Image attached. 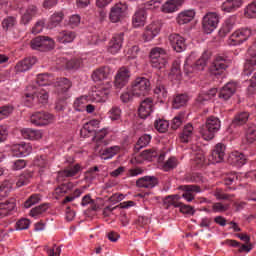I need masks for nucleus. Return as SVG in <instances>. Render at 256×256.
Returning a JSON list of instances; mask_svg holds the SVG:
<instances>
[{
  "label": "nucleus",
  "instance_id": "nucleus-1",
  "mask_svg": "<svg viewBox=\"0 0 256 256\" xmlns=\"http://www.w3.org/2000/svg\"><path fill=\"white\" fill-rule=\"evenodd\" d=\"M210 58H211V52L205 51L202 54L201 58L198 59L193 65H191L193 56L190 55L185 60L184 73L188 77H191L193 74L203 71V69H205V67L207 66V62L209 61Z\"/></svg>",
  "mask_w": 256,
  "mask_h": 256
},
{
  "label": "nucleus",
  "instance_id": "nucleus-2",
  "mask_svg": "<svg viewBox=\"0 0 256 256\" xmlns=\"http://www.w3.org/2000/svg\"><path fill=\"white\" fill-rule=\"evenodd\" d=\"M221 129V120L218 117L210 116L206 119L205 125L200 127V135L204 141L215 139V134Z\"/></svg>",
  "mask_w": 256,
  "mask_h": 256
},
{
  "label": "nucleus",
  "instance_id": "nucleus-3",
  "mask_svg": "<svg viewBox=\"0 0 256 256\" xmlns=\"http://www.w3.org/2000/svg\"><path fill=\"white\" fill-rule=\"evenodd\" d=\"M165 0H150L144 4L143 8H140L133 16L132 23L134 27H143L147 19V12L145 10H153L161 7V3Z\"/></svg>",
  "mask_w": 256,
  "mask_h": 256
},
{
  "label": "nucleus",
  "instance_id": "nucleus-4",
  "mask_svg": "<svg viewBox=\"0 0 256 256\" xmlns=\"http://www.w3.org/2000/svg\"><path fill=\"white\" fill-rule=\"evenodd\" d=\"M111 87V81L106 80L102 86L93 89L89 93L88 100L94 103H105L109 97V93H111Z\"/></svg>",
  "mask_w": 256,
  "mask_h": 256
},
{
  "label": "nucleus",
  "instance_id": "nucleus-5",
  "mask_svg": "<svg viewBox=\"0 0 256 256\" xmlns=\"http://www.w3.org/2000/svg\"><path fill=\"white\" fill-rule=\"evenodd\" d=\"M132 95L136 97H145L151 91V82L145 77L136 78L132 83Z\"/></svg>",
  "mask_w": 256,
  "mask_h": 256
},
{
  "label": "nucleus",
  "instance_id": "nucleus-6",
  "mask_svg": "<svg viewBox=\"0 0 256 256\" xmlns=\"http://www.w3.org/2000/svg\"><path fill=\"white\" fill-rule=\"evenodd\" d=\"M231 65V59L225 55H218L210 66L211 75H222L225 69Z\"/></svg>",
  "mask_w": 256,
  "mask_h": 256
},
{
  "label": "nucleus",
  "instance_id": "nucleus-7",
  "mask_svg": "<svg viewBox=\"0 0 256 256\" xmlns=\"http://www.w3.org/2000/svg\"><path fill=\"white\" fill-rule=\"evenodd\" d=\"M55 47V41L48 36H38L31 41V48L36 51H50Z\"/></svg>",
  "mask_w": 256,
  "mask_h": 256
},
{
  "label": "nucleus",
  "instance_id": "nucleus-8",
  "mask_svg": "<svg viewBox=\"0 0 256 256\" xmlns=\"http://www.w3.org/2000/svg\"><path fill=\"white\" fill-rule=\"evenodd\" d=\"M24 99L27 107H31L33 103L45 105L49 101V93L45 89H38L34 94H26Z\"/></svg>",
  "mask_w": 256,
  "mask_h": 256
},
{
  "label": "nucleus",
  "instance_id": "nucleus-9",
  "mask_svg": "<svg viewBox=\"0 0 256 256\" xmlns=\"http://www.w3.org/2000/svg\"><path fill=\"white\" fill-rule=\"evenodd\" d=\"M219 25V15L215 12H208L202 20L203 31L207 34L213 33L214 29H217Z\"/></svg>",
  "mask_w": 256,
  "mask_h": 256
},
{
  "label": "nucleus",
  "instance_id": "nucleus-10",
  "mask_svg": "<svg viewBox=\"0 0 256 256\" xmlns=\"http://www.w3.org/2000/svg\"><path fill=\"white\" fill-rule=\"evenodd\" d=\"M73 87V83L70 82L67 78H58L55 83L56 93L62 101H65V99L69 98V95L67 93L69 90Z\"/></svg>",
  "mask_w": 256,
  "mask_h": 256
},
{
  "label": "nucleus",
  "instance_id": "nucleus-11",
  "mask_svg": "<svg viewBox=\"0 0 256 256\" xmlns=\"http://www.w3.org/2000/svg\"><path fill=\"white\" fill-rule=\"evenodd\" d=\"M251 37V29L249 28H241L236 30L229 38L228 44L235 46V45H241L242 43H245L247 39Z\"/></svg>",
  "mask_w": 256,
  "mask_h": 256
},
{
  "label": "nucleus",
  "instance_id": "nucleus-12",
  "mask_svg": "<svg viewBox=\"0 0 256 256\" xmlns=\"http://www.w3.org/2000/svg\"><path fill=\"white\" fill-rule=\"evenodd\" d=\"M53 119V114L49 112H36L30 117L32 125H35L36 127H45V125L53 123Z\"/></svg>",
  "mask_w": 256,
  "mask_h": 256
},
{
  "label": "nucleus",
  "instance_id": "nucleus-13",
  "mask_svg": "<svg viewBox=\"0 0 256 256\" xmlns=\"http://www.w3.org/2000/svg\"><path fill=\"white\" fill-rule=\"evenodd\" d=\"M127 11V4L120 2L115 4L110 10V21L112 23H119L125 17Z\"/></svg>",
  "mask_w": 256,
  "mask_h": 256
},
{
  "label": "nucleus",
  "instance_id": "nucleus-14",
  "mask_svg": "<svg viewBox=\"0 0 256 256\" xmlns=\"http://www.w3.org/2000/svg\"><path fill=\"white\" fill-rule=\"evenodd\" d=\"M130 77H131V72H129V69L125 67L120 68L114 80V85L116 89H123V87H125V85L129 83Z\"/></svg>",
  "mask_w": 256,
  "mask_h": 256
},
{
  "label": "nucleus",
  "instance_id": "nucleus-15",
  "mask_svg": "<svg viewBox=\"0 0 256 256\" xmlns=\"http://www.w3.org/2000/svg\"><path fill=\"white\" fill-rule=\"evenodd\" d=\"M130 77H131V72H129V69L125 67L120 68L114 80V85L116 89H123V87H125V85L129 83Z\"/></svg>",
  "mask_w": 256,
  "mask_h": 256
},
{
  "label": "nucleus",
  "instance_id": "nucleus-16",
  "mask_svg": "<svg viewBox=\"0 0 256 256\" xmlns=\"http://www.w3.org/2000/svg\"><path fill=\"white\" fill-rule=\"evenodd\" d=\"M124 37V33L115 34L109 42L108 53H111V55H117L123 47Z\"/></svg>",
  "mask_w": 256,
  "mask_h": 256
},
{
  "label": "nucleus",
  "instance_id": "nucleus-17",
  "mask_svg": "<svg viewBox=\"0 0 256 256\" xmlns=\"http://www.w3.org/2000/svg\"><path fill=\"white\" fill-rule=\"evenodd\" d=\"M168 40L172 49L176 51V53H183V51H185L187 48L185 38L179 34H170Z\"/></svg>",
  "mask_w": 256,
  "mask_h": 256
},
{
  "label": "nucleus",
  "instance_id": "nucleus-18",
  "mask_svg": "<svg viewBox=\"0 0 256 256\" xmlns=\"http://www.w3.org/2000/svg\"><path fill=\"white\" fill-rule=\"evenodd\" d=\"M155 104L153 103V98H146L140 103V107L138 109V115L141 119H147L151 112L153 111V107Z\"/></svg>",
  "mask_w": 256,
  "mask_h": 256
},
{
  "label": "nucleus",
  "instance_id": "nucleus-19",
  "mask_svg": "<svg viewBox=\"0 0 256 256\" xmlns=\"http://www.w3.org/2000/svg\"><path fill=\"white\" fill-rule=\"evenodd\" d=\"M237 91V83L236 82H228L223 88L219 91V98L223 99V101H229Z\"/></svg>",
  "mask_w": 256,
  "mask_h": 256
},
{
  "label": "nucleus",
  "instance_id": "nucleus-20",
  "mask_svg": "<svg viewBox=\"0 0 256 256\" xmlns=\"http://www.w3.org/2000/svg\"><path fill=\"white\" fill-rule=\"evenodd\" d=\"M225 149V144H216L210 155V161H212L213 163H221L225 157Z\"/></svg>",
  "mask_w": 256,
  "mask_h": 256
},
{
  "label": "nucleus",
  "instance_id": "nucleus-21",
  "mask_svg": "<svg viewBox=\"0 0 256 256\" xmlns=\"http://www.w3.org/2000/svg\"><path fill=\"white\" fill-rule=\"evenodd\" d=\"M11 151L14 155V157H27V155H30V153L33 151V148H31V145L27 143L22 144H15Z\"/></svg>",
  "mask_w": 256,
  "mask_h": 256
},
{
  "label": "nucleus",
  "instance_id": "nucleus-22",
  "mask_svg": "<svg viewBox=\"0 0 256 256\" xmlns=\"http://www.w3.org/2000/svg\"><path fill=\"white\" fill-rule=\"evenodd\" d=\"M181 189L184 191L182 197L188 201V203H191V201L195 199V195L193 193H201V187L198 185H184L181 186Z\"/></svg>",
  "mask_w": 256,
  "mask_h": 256
},
{
  "label": "nucleus",
  "instance_id": "nucleus-23",
  "mask_svg": "<svg viewBox=\"0 0 256 256\" xmlns=\"http://www.w3.org/2000/svg\"><path fill=\"white\" fill-rule=\"evenodd\" d=\"M81 171V165H69L65 167L63 170L58 172V179H65L69 177H75Z\"/></svg>",
  "mask_w": 256,
  "mask_h": 256
},
{
  "label": "nucleus",
  "instance_id": "nucleus-24",
  "mask_svg": "<svg viewBox=\"0 0 256 256\" xmlns=\"http://www.w3.org/2000/svg\"><path fill=\"white\" fill-rule=\"evenodd\" d=\"M16 207L15 198H9L0 203V219L7 217Z\"/></svg>",
  "mask_w": 256,
  "mask_h": 256
},
{
  "label": "nucleus",
  "instance_id": "nucleus-25",
  "mask_svg": "<svg viewBox=\"0 0 256 256\" xmlns=\"http://www.w3.org/2000/svg\"><path fill=\"white\" fill-rule=\"evenodd\" d=\"M36 63H37L36 57H28L18 62L15 66V69L17 73H25V71H29V69H31V67H33V65H35Z\"/></svg>",
  "mask_w": 256,
  "mask_h": 256
},
{
  "label": "nucleus",
  "instance_id": "nucleus-26",
  "mask_svg": "<svg viewBox=\"0 0 256 256\" xmlns=\"http://www.w3.org/2000/svg\"><path fill=\"white\" fill-rule=\"evenodd\" d=\"M159 31H161V24H150L147 26L146 31L144 32V41H153V39L159 35Z\"/></svg>",
  "mask_w": 256,
  "mask_h": 256
},
{
  "label": "nucleus",
  "instance_id": "nucleus-27",
  "mask_svg": "<svg viewBox=\"0 0 256 256\" xmlns=\"http://www.w3.org/2000/svg\"><path fill=\"white\" fill-rule=\"evenodd\" d=\"M229 163L234 167H243L247 163V156L241 152H232L229 156Z\"/></svg>",
  "mask_w": 256,
  "mask_h": 256
},
{
  "label": "nucleus",
  "instance_id": "nucleus-28",
  "mask_svg": "<svg viewBox=\"0 0 256 256\" xmlns=\"http://www.w3.org/2000/svg\"><path fill=\"white\" fill-rule=\"evenodd\" d=\"M157 183L158 181L155 176H144L136 181V186L144 189H153Z\"/></svg>",
  "mask_w": 256,
  "mask_h": 256
},
{
  "label": "nucleus",
  "instance_id": "nucleus-29",
  "mask_svg": "<svg viewBox=\"0 0 256 256\" xmlns=\"http://www.w3.org/2000/svg\"><path fill=\"white\" fill-rule=\"evenodd\" d=\"M243 6V0H226L222 6V11H225L226 13H235L237 9H240V7Z\"/></svg>",
  "mask_w": 256,
  "mask_h": 256
},
{
  "label": "nucleus",
  "instance_id": "nucleus-30",
  "mask_svg": "<svg viewBox=\"0 0 256 256\" xmlns=\"http://www.w3.org/2000/svg\"><path fill=\"white\" fill-rule=\"evenodd\" d=\"M111 75V68L109 66H104L96 69L92 74V79L97 83V81H103V79H109Z\"/></svg>",
  "mask_w": 256,
  "mask_h": 256
},
{
  "label": "nucleus",
  "instance_id": "nucleus-31",
  "mask_svg": "<svg viewBox=\"0 0 256 256\" xmlns=\"http://www.w3.org/2000/svg\"><path fill=\"white\" fill-rule=\"evenodd\" d=\"M195 19V10H185L181 12L177 17L178 25H187V23H191Z\"/></svg>",
  "mask_w": 256,
  "mask_h": 256
},
{
  "label": "nucleus",
  "instance_id": "nucleus-32",
  "mask_svg": "<svg viewBox=\"0 0 256 256\" xmlns=\"http://www.w3.org/2000/svg\"><path fill=\"white\" fill-rule=\"evenodd\" d=\"M157 59H169V54L167 51L161 47H155L150 51V61L157 64Z\"/></svg>",
  "mask_w": 256,
  "mask_h": 256
},
{
  "label": "nucleus",
  "instance_id": "nucleus-33",
  "mask_svg": "<svg viewBox=\"0 0 256 256\" xmlns=\"http://www.w3.org/2000/svg\"><path fill=\"white\" fill-rule=\"evenodd\" d=\"M75 37L77 34L71 30H63L59 32L57 35V42L58 43H73L75 41Z\"/></svg>",
  "mask_w": 256,
  "mask_h": 256
},
{
  "label": "nucleus",
  "instance_id": "nucleus-34",
  "mask_svg": "<svg viewBox=\"0 0 256 256\" xmlns=\"http://www.w3.org/2000/svg\"><path fill=\"white\" fill-rule=\"evenodd\" d=\"M215 95H217V88H212L208 92L199 94L196 98V105H198V107L205 105V103H207V101H211Z\"/></svg>",
  "mask_w": 256,
  "mask_h": 256
},
{
  "label": "nucleus",
  "instance_id": "nucleus-35",
  "mask_svg": "<svg viewBox=\"0 0 256 256\" xmlns=\"http://www.w3.org/2000/svg\"><path fill=\"white\" fill-rule=\"evenodd\" d=\"M21 135L24 139H29L30 141H37L43 137V134L39 130H33L31 128L22 129Z\"/></svg>",
  "mask_w": 256,
  "mask_h": 256
},
{
  "label": "nucleus",
  "instance_id": "nucleus-36",
  "mask_svg": "<svg viewBox=\"0 0 256 256\" xmlns=\"http://www.w3.org/2000/svg\"><path fill=\"white\" fill-rule=\"evenodd\" d=\"M193 131H194L193 125L191 124L185 125L179 136L181 143H189V141L193 139Z\"/></svg>",
  "mask_w": 256,
  "mask_h": 256
},
{
  "label": "nucleus",
  "instance_id": "nucleus-37",
  "mask_svg": "<svg viewBox=\"0 0 256 256\" xmlns=\"http://www.w3.org/2000/svg\"><path fill=\"white\" fill-rule=\"evenodd\" d=\"M181 196L179 195H169L164 198V207L165 209H171L179 207V204L181 203Z\"/></svg>",
  "mask_w": 256,
  "mask_h": 256
},
{
  "label": "nucleus",
  "instance_id": "nucleus-38",
  "mask_svg": "<svg viewBox=\"0 0 256 256\" xmlns=\"http://www.w3.org/2000/svg\"><path fill=\"white\" fill-rule=\"evenodd\" d=\"M38 11L39 10L37 9V6L35 5L28 6L25 13L22 15L21 23H23V25H27V23H29V21H31L33 17L37 15Z\"/></svg>",
  "mask_w": 256,
  "mask_h": 256
},
{
  "label": "nucleus",
  "instance_id": "nucleus-39",
  "mask_svg": "<svg viewBox=\"0 0 256 256\" xmlns=\"http://www.w3.org/2000/svg\"><path fill=\"white\" fill-rule=\"evenodd\" d=\"M181 5V0H168L162 5L163 13H175Z\"/></svg>",
  "mask_w": 256,
  "mask_h": 256
},
{
  "label": "nucleus",
  "instance_id": "nucleus-40",
  "mask_svg": "<svg viewBox=\"0 0 256 256\" xmlns=\"http://www.w3.org/2000/svg\"><path fill=\"white\" fill-rule=\"evenodd\" d=\"M121 152V147L120 146H111L108 148H105L104 150H102L101 152V159H113V157H115V155H118V153Z\"/></svg>",
  "mask_w": 256,
  "mask_h": 256
},
{
  "label": "nucleus",
  "instance_id": "nucleus-41",
  "mask_svg": "<svg viewBox=\"0 0 256 256\" xmlns=\"http://www.w3.org/2000/svg\"><path fill=\"white\" fill-rule=\"evenodd\" d=\"M249 121V112H240L235 115L231 127H241V125H245Z\"/></svg>",
  "mask_w": 256,
  "mask_h": 256
},
{
  "label": "nucleus",
  "instance_id": "nucleus-42",
  "mask_svg": "<svg viewBox=\"0 0 256 256\" xmlns=\"http://www.w3.org/2000/svg\"><path fill=\"white\" fill-rule=\"evenodd\" d=\"M187 101H189V96L187 94H178L174 97L172 107L173 109H181V107L187 105Z\"/></svg>",
  "mask_w": 256,
  "mask_h": 256
},
{
  "label": "nucleus",
  "instance_id": "nucleus-43",
  "mask_svg": "<svg viewBox=\"0 0 256 256\" xmlns=\"http://www.w3.org/2000/svg\"><path fill=\"white\" fill-rule=\"evenodd\" d=\"M245 139L247 143H255L256 139V125L253 123H249L246 128V133H245Z\"/></svg>",
  "mask_w": 256,
  "mask_h": 256
},
{
  "label": "nucleus",
  "instance_id": "nucleus-44",
  "mask_svg": "<svg viewBox=\"0 0 256 256\" xmlns=\"http://www.w3.org/2000/svg\"><path fill=\"white\" fill-rule=\"evenodd\" d=\"M192 165L193 167H196V169H201V167L205 165V155L203 154V151L199 150L194 154Z\"/></svg>",
  "mask_w": 256,
  "mask_h": 256
},
{
  "label": "nucleus",
  "instance_id": "nucleus-45",
  "mask_svg": "<svg viewBox=\"0 0 256 256\" xmlns=\"http://www.w3.org/2000/svg\"><path fill=\"white\" fill-rule=\"evenodd\" d=\"M34 165L36 167H39V172L40 173H45L47 169H49V163L47 162V157L46 156H38L34 160Z\"/></svg>",
  "mask_w": 256,
  "mask_h": 256
},
{
  "label": "nucleus",
  "instance_id": "nucleus-46",
  "mask_svg": "<svg viewBox=\"0 0 256 256\" xmlns=\"http://www.w3.org/2000/svg\"><path fill=\"white\" fill-rule=\"evenodd\" d=\"M11 189H13V182L9 180L2 182L0 185V199L8 197L9 193H11Z\"/></svg>",
  "mask_w": 256,
  "mask_h": 256
},
{
  "label": "nucleus",
  "instance_id": "nucleus-47",
  "mask_svg": "<svg viewBox=\"0 0 256 256\" xmlns=\"http://www.w3.org/2000/svg\"><path fill=\"white\" fill-rule=\"evenodd\" d=\"M49 209V204H41L39 206H36L30 210V217H33L34 219H37L40 215H43L45 211Z\"/></svg>",
  "mask_w": 256,
  "mask_h": 256
},
{
  "label": "nucleus",
  "instance_id": "nucleus-48",
  "mask_svg": "<svg viewBox=\"0 0 256 256\" xmlns=\"http://www.w3.org/2000/svg\"><path fill=\"white\" fill-rule=\"evenodd\" d=\"M62 21H63V12L54 13L50 17V21L48 23V29H55V27H57V25H59V23H61Z\"/></svg>",
  "mask_w": 256,
  "mask_h": 256
},
{
  "label": "nucleus",
  "instance_id": "nucleus-49",
  "mask_svg": "<svg viewBox=\"0 0 256 256\" xmlns=\"http://www.w3.org/2000/svg\"><path fill=\"white\" fill-rule=\"evenodd\" d=\"M88 102V96H81L74 101V109L76 111H85V107H87Z\"/></svg>",
  "mask_w": 256,
  "mask_h": 256
},
{
  "label": "nucleus",
  "instance_id": "nucleus-50",
  "mask_svg": "<svg viewBox=\"0 0 256 256\" xmlns=\"http://www.w3.org/2000/svg\"><path fill=\"white\" fill-rule=\"evenodd\" d=\"M149 143H151V135L144 134L138 139L134 149L135 151H139L143 149V147H147Z\"/></svg>",
  "mask_w": 256,
  "mask_h": 256
},
{
  "label": "nucleus",
  "instance_id": "nucleus-51",
  "mask_svg": "<svg viewBox=\"0 0 256 256\" xmlns=\"http://www.w3.org/2000/svg\"><path fill=\"white\" fill-rule=\"evenodd\" d=\"M154 93L161 101H165L167 99V88H165V85L161 84V82L157 83Z\"/></svg>",
  "mask_w": 256,
  "mask_h": 256
},
{
  "label": "nucleus",
  "instance_id": "nucleus-52",
  "mask_svg": "<svg viewBox=\"0 0 256 256\" xmlns=\"http://www.w3.org/2000/svg\"><path fill=\"white\" fill-rule=\"evenodd\" d=\"M31 177H33V173L31 172H26L20 175L16 180V187H23L25 185H29Z\"/></svg>",
  "mask_w": 256,
  "mask_h": 256
},
{
  "label": "nucleus",
  "instance_id": "nucleus-53",
  "mask_svg": "<svg viewBox=\"0 0 256 256\" xmlns=\"http://www.w3.org/2000/svg\"><path fill=\"white\" fill-rule=\"evenodd\" d=\"M141 157L146 161H151L152 159H155V157H159V151L155 148L146 149L141 153Z\"/></svg>",
  "mask_w": 256,
  "mask_h": 256
},
{
  "label": "nucleus",
  "instance_id": "nucleus-54",
  "mask_svg": "<svg viewBox=\"0 0 256 256\" xmlns=\"http://www.w3.org/2000/svg\"><path fill=\"white\" fill-rule=\"evenodd\" d=\"M108 117L111 121H121V108L119 106H113L108 111Z\"/></svg>",
  "mask_w": 256,
  "mask_h": 256
},
{
  "label": "nucleus",
  "instance_id": "nucleus-55",
  "mask_svg": "<svg viewBox=\"0 0 256 256\" xmlns=\"http://www.w3.org/2000/svg\"><path fill=\"white\" fill-rule=\"evenodd\" d=\"M41 201V195L40 194H32L25 202L24 207L25 209H30V207H33V205H37Z\"/></svg>",
  "mask_w": 256,
  "mask_h": 256
},
{
  "label": "nucleus",
  "instance_id": "nucleus-56",
  "mask_svg": "<svg viewBox=\"0 0 256 256\" xmlns=\"http://www.w3.org/2000/svg\"><path fill=\"white\" fill-rule=\"evenodd\" d=\"M154 127L159 133H166L167 129H169V122L167 120L158 119L155 121Z\"/></svg>",
  "mask_w": 256,
  "mask_h": 256
},
{
  "label": "nucleus",
  "instance_id": "nucleus-57",
  "mask_svg": "<svg viewBox=\"0 0 256 256\" xmlns=\"http://www.w3.org/2000/svg\"><path fill=\"white\" fill-rule=\"evenodd\" d=\"M245 17L248 19H255L256 17V0L249 4L244 12Z\"/></svg>",
  "mask_w": 256,
  "mask_h": 256
},
{
  "label": "nucleus",
  "instance_id": "nucleus-58",
  "mask_svg": "<svg viewBox=\"0 0 256 256\" xmlns=\"http://www.w3.org/2000/svg\"><path fill=\"white\" fill-rule=\"evenodd\" d=\"M36 83L39 87H45L51 83V77H49V74H38Z\"/></svg>",
  "mask_w": 256,
  "mask_h": 256
},
{
  "label": "nucleus",
  "instance_id": "nucleus-59",
  "mask_svg": "<svg viewBox=\"0 0 256 256\" xmlns=\"http://www.w3.org/2000/svg\"><path fill=\"white\" fill-rule=\"evenodd\" d=\"M71 189H73V183L68 182L66 184H62V185L58 186L55 189V193H56V195H65V193H69V191H71Z\"/></svg>",
  "mask_w": 256,
  "mask_h": 256
},
{
  "label": "nucleus",
  "instance_id": "nucleus-60",
  "mask_svg": "<svg viewBox=\"0 0 256 256\" xmlns=\"http://www.w3.org/2000/svg\"><path fill=\"white\" fill-rule=\"evenodd\" d=\"M185 119V113H180L173 118L171 121V129L174 131L177 130L178 127L183 125V120Z\"/></svg>",
  "mask_w": 256,
  "mask_h": 256
},
{
  "label": "nucleus",
  "instance_id": "nucleus-61",
  "mask_svg": "<svg viewBox=\"0 0 256 256\" xmlns=\"http://www.w3.org/2000/svg\"><path fill=\"white\" fill-rule=\"evenodd\" d=\"M177 165H178L177 158L171 157L162 165V169L164 171H171V169H175Z\"/></svg>",
  "mask_w": 256,
  "mask_h": 256
},
{
  "label": "nucleus",
  "instance_id": "nucleus-62",
  "mask_svg": "<svg viewBox=\"0 0 256 256\" xmlns=\"http://www.w3.org/2000/svg\"><path fill=\"white\" fill-rule=\"evenodd\" d=\"M229 209V204H223L221 202H216L212 205L213 213H225Z\"/></svg>",
  "mask_w": 256,
  "mask_h": 256
},
{
  "label": "nucleus",
  "instance_id": "nucleus-63",
  "mask_svg": "<svg viewBox=\"0 0 256 256\" xmlns=\"http://www.w3.org/2000/svg\"><path fill=\"white\" fill-rule=\"evenodd\" d=\"M83 61L80 58H74L68 62H66L67 69H79L81 67Z\"/></svg>",
  "mask_w": 256,
  "mask_h": 256
},
{
  "label": "nucleus",
  "instance_id": "nucleus-64",
  "mask_svg": "<svg viewBox=\"0 0 256 256\" xmlns=\"http://www.w3.org/2000/svg\"><path fill=\"white\" fill-rule=\"evenodd\" d=\"M15 23H17V20H15L14 17H8L3 20L2 27L7 31L9 29H12V27H15Z\"/></svg>",
  "mask_w": 256,
  "mask_h": 256
}]
</instances>
